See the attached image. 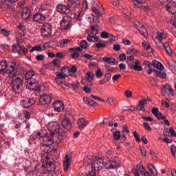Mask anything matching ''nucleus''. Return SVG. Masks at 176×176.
Masks as SVG:
<instances>
[{
    "instance_id": "obj_1",
    "label": "nucleus",
    "mask_w": 176,
    "mask_h": 176,
    "mask_svg": "<svg viewBox=\"0 0 176 176\" xmlns=\"http://www.w3.org/2000/svg\"><path fill=\"white\" fill-rule=\"evenodd\" d=\"M47 129L50 133L49 135H47L48 133L46 130H41L40 132L37 133V135L39 137L43 146H50V145L54 142L53 135L59 133L60 124H58L57 122H50L47 126Z\"/></svg>"
},
{
    "instance_id": "obj_2",
    "label": "nucleus",
    "mask_w": 176,
    "mask_h": 176,
    "mask_svg": "<svg viewBox=\"0 0 176 176\" xmlns=\"http://www.w3.org/2000/svg\"><path fill=\"white\" fill-rule=\"evenodd\" d=\"M17 69V65L15 63H10L7 66V72L9 74L10 78H12V91L16 94H20L23 89V80L19 77L16 76V70Z\"/></svg>"
},
{
    "instance_id": "obj_3",
    "label": "nucleus",
    "mask_w": 176,
    "mask_h": 176,
    "mask_svg": "<svg viewBox=\"0 0 176 176\" xmlns=\"http://www.w3.org/2000/svg\"><path fill=\"white\" fill-rule=\"evenodd\" d=\"M90 166L94 171H101L103 167L105 168H118L119 164L116 161L107 160L102 157H98L91 160Z\"/></svg>"
},
{
    "instance_id": "obj_4",
    "label": "nucleus",
    "mask_w": 176,
    "mask_h": 176,
    "mask_svg": "<svg viewBox=\"0 0 176 176\" xmlns=\"http://www.w3.org/2000/svg\"><path fill=\"white\" fill-rule=\"evenodd\" d=\"M50 157H49V154L45 153L41 156V160L43 163V167H46L49 171H53L56 168L54 164L50 162Z\"/></svg>"
},
{
    "instance_id": "obj_5",
    "label": "nucleus",
    "mask_w": 176,
    "mask_h": 176,
    "mask_svg": "<svg viewBox=\"0 0 176 176\" xmlns=\"http://www.w3.org/2000/svg\"><path fill=\"white\" fill-rule=\"evenodd\" d=\"M76 8L78 7L75 4H72L71 7H69V6L59 4L57 6L56 9L57 11L59 12V13H63V14H68L70 13L71 11L75 10Z\"/></svg>"
},
{
    "instance_id": "obj_6",
    "label": "nucleus",
    "mask_w": 176,
    "mask_h": 176,
    "mask_svg": "<svg viewBox=\"0 0 176 176\" xmlns=\"http://www.w3.org/2000/svg\"><path fill=\"white\" fill-rule=\"evenodd\" d=\"M53 28L50 25V23H45L41 28V35L44 38L46 36H51Z\"/></svg>"
},
{
    "instance_id": "obj_7",
    "label": "nucleus",
    "mask_w": 176,
    "mask_h": 176,
    "mask_svg": "<svg viewBox=\"0 0 176 176\" xmlns=\"http://www.w3.org/2000/svg\"><path fill=\"white\" fill-rule=\"evenodd\" d=\"M71 118V114L66 113L65 114V118L62 120V126L66 130H71V127H72V122L69 120Z\"/></svg>"
},
{
    "instance_id": "obj_8",
    "label": "nucleus",
    "mask_w": 176,
    "mask_h": 176,
    "mask_svg": "<svg viewBox=\"0 0 176 176\" xmlns=\"http://www.w3.org/2000/svg\"><path fill=\"white\" fill-rule=\"evenodd\" d=\"M13 52L14 53H17L19 56H21V50L23 52V53H28V50L25 48V46L21 45L19 43H15L12 46Z\"/></svg>"
},
{
    "instance_id": "obj_9",
    "label": "nucleus",
    "mask_w": 176,
    "mask_h": 176,
    "mask_svg": "<svg viewBox=\"0 0 176 176\" xmlns=\"http://www.w3.org/2000/svg\"><path fill=\"white\" fill-rule=\"evenodd\" d=\"M35 102H36L35 99L25 98L21 100V104L23 107V108H30V107H32V105H34Z\"/></svg>"
},
{
    "instance_id": "obj_10",
    "label": "nucleus",
    "mask_w": 176,
    "mask_h": 176,
    "mask_svg": "<svg viewBox=\"0 0 176 176\" xmlns=\"http://www.w3.org/2000/svg\"><path fill=\"white\" fill-rule=\"evenodd\" d=\"M166 9L170 14H175L176 13V3L173 1H169L166 6Z\"/></svg>"
},
{
    "instance_id": "obj_11",
    "label": "nucleus",
    "mask_w": 176,
    "mask_h": 176,
    "mask_svg": "<svg viewBox=\"0 0 176 176\" xmlns=\"http://www.w3.org/2000/svg\"><path fill=\"white\" fill-rule=\"evenodd\" d=\"M52 101V96L47 94H43L40 96L39 103L41 105H47Z\"/></svg>"
},
{
    "instance_id": "obj_12",
    "label": "nucleus",
    "mask_w": 176,
    "mask_h": 176,
    "mask_svg": "<svg viewBox=\"0 0 176 176\" xmlns=\"http://www.w3.org/2000/svg\"><path fill=\"white\" fill-rule=\"evenodd\" d=\"M71 24V20L68 16H64L60 21V28L62 30H68Z\"/></svg>"
},
{
    "instance_id": "obj_13",
    "label": "nucleus",
    "mask_w": 176,
    "mask_h": 176,
    "mask_svg": "<svg viewBox=\"0 0 176 176\" xmlns=\"http://www.w3.org/2000/svg\"><path fill=\"white\" fill-rule=\"evenodd\" d=\"M162 94H168L169 97L174 96V91H173V88L168 85H164L162 89H161Z\"/></svg>"
},
{
    "instance_id": "obj_14",
    "label": "nucleus",
    "mask_w": 176,
    "mask_h": 176,
    "mask_svg": "<svg viewBox=\"0 0 176 176\" xmlns=\"http://www.w3.org/2000/svg\"><path fill=\"white\" fill-rule=\"evenodd\" d=\"M33 19L36 23L43 24V23L46 21V17H45V16L41 13H36L33 16Z\"/></svg>"
},
{
    "instance_id": "obj_15",
    "label": "nucleus",
    "mask_w": 176,
    "mask_h": 176,
    "mask_svg": "<svg viewBox=\"0 0 176 176\" xmlns=\"http://www.w3.org/2000/svg\"><path fill=\"white\" fill-rule=\"evenodd\" d=\"M145 172V168L144 166L138 164L136 166V169L132 170V174L135 176H140L141 174H143Z\"/></svg>"
},
{
    "instance_id": "obj_16",
    "label": "nucleus",
    "mask_w": 176,
    "mask_h": 176,
    "mask_svg": "<svg viewBox=\"0 0 176 176\" xmlns=\"http://www.w3.org/2000/svg\"><path fill=\"white\" fill-rule=\"evenodd\" d=\"M53 107L56 112H61L64 111V103L60 100L56 101L53 104Z\"/></svg>"
},
{
    "instance_id": "obj_17",
    "label": "nucleus",
    "mask_w": 176,
    "mask_h": 176,
    "mask_svg": "<svg viewBox=\"0 0 176 176\" xmlns=\"http://www.w3.org/2000/svg\"><path fill=\"white\" fill-rule=\"evenodd\" d=\"M21 16L24 20H28L31 16V10L27 7L24 8L21 12Z\"/></svg>"
},
{
    "instance_id": "obj_18",
    "label": "nucleus",
    "mask_w": 176,
    "mask_h": 176,
    "mask_svg": "<svg viewBox=\"0 0 176 176\" xmlns=\"http://www.w3.org/2000/svg\"><path fill=\"white\" fill-rule=\"evenodd\" d=\"M71 155H66L65 157V160L63 162V167L65 171H68V168H69V166H71Z\"/></svg>"
},
{
    "instance_id": "obj_19",
    "label": "nucleus",
    "mask_w": 176,
    "mask_h": 176,
    "mask_svg": "<svg viewBox=\"0 0 176 176\" xmlns=\"http://www.w3.org/2000/svg\"><path fill=\"white\" fill-rule=\"evenodd\" d=\"M144 65L145 66L144 68L146 70V72L148 75H151L152 72H153V69L152 67H153V65L152 63H149L148 60H145L144 62Z\"/></svg>"
},
{
    "instance_id": "obj_20",
    "label": "nucleus",
    "mask_w": 176,
    "mask_h": 176,
    "mask_svg": "<svg viewBox=\"0 0 176 176\" xmlns=\"http://www.w3.org/2000/svg\"><path fill=\"white\" fill-rule=\"evenodd\" d=\"M77 124L80 130H83L89 124V122L85 118H80L77 122Z\"/></svg>"
},
{
    "instance_id": "obj_21",
    "label": "nucleus",
    "mask_w": 176,
    "mask_h": 176,
    "mask_svg": "<svg viewBox=\"0 0 176 176\" xmlns=\"http://www.w3.org/2000/svg\"><path fill=\"white\" fill-rule=\"evenodd\" d=\"M70 50L72 52H74V53L72 55V58H74V60L78 58L79 57V53L78 52H82L83 50L79 47L70 48Z\"/></svg>"
},
{
    "instance_id": "obj_22",
    "label": "nucleus",
    "mask_w": 176,
    "mask_h": 176,
    "mask_svg": "<svg viewBox=\"0 0 176 176\" xmlns=\"http://www.w3.org/2000/svg\"><path fill=\"white\" fill-rule=\"evenodd\" d=\"M8 72V63L6 60H3L0 63V74H6Z\"/></svg>"
},
{
    "instance_id": "obj_23",
    "label": "nucleus",
    "mask_w": 176,
    "mask_h": 176,
    "mask_svg": "<svg viewBox=\"0 0 176 176\" xmlns=\"http://www.w3.org/2000/svg\"><path fill=\"white\" fill-rule=\"evenodd\" d=\"M155 38L156 39H158L160 42H162L164 39H166V38H167V33H166L165 32H158Z\"/></svg>"
},
{
    "instance_id": "obj_24",
    "label": "nucleus",
    "mask_w": 176,
    "mask_h": 176,
    "mask_svg": "<svg viewBox=\"0 0 176 176\" xmlns=\"http://www.w3.org/2000/svg\"><path fill=\"white\" fill-rule=\"evenodd\" d=\"M38 86V81H30L29 82L27 85L26 87L27 89H28V90H38L36 89V87Z\"/></svg>"
},
{
    "instance_id": "obj_25",
    "label": "nucleus",
    "mask_w": 176,
    "mask_h": 176,
    "mask_svg": "<svg viewBox=\"0 0 176 176\" xmlns=\"http://www.w3.org/2000/svg\"><path fill=\"white\" fill-rule=\"evenodd\" d=\"M147 167H148L149 171H151L153 176H157V170H156V168L155 167V166L153 164H148Z\"/></svg>"
},
{
    "instance_id": "obj_26",
    "label": "nucleus",
    "mask_w": 176,
    "mask_h": 176,
    "mask_svg": "<svg viewBox=\"0 0 176 176\" xmlns=\"http://www.w3.org/2000/svg\"><path fill=\"white\" fill-rule=\"evenodd\" d=\"M151 64L152 65L155 66V68L160 69V71H163V69H164V66L163 65V64L157 60H153Z\"/></svg>"
},
{
    "instance_id": "obj_27",
    "label": "nucleus",
    "mask_w": 176,
    "mask_h": 176,
    "mask_svg": "<svg viewBox=\"0 0 176 176\" xmlns=\"http://www.w3.org/2000/svg\"><path fill=\"white\" fill-rule=\"evenodd\" d=\"M102 60L104 63L109 64L110 65H115V63L116 61V60H115L113 57H110V58L104 57L103 58Z\"/></svg>"
},
{
    "instance_id": "obj_28",
    "label": "nucleus",
    "mask_w": 176,
    "mask_h": 176,
    "mask_svg": "<svg viewBox=\"0 0 176 176\" xmlns=\"http://www.w3.org/2000/svg\"><path fill=\"white\" fill-rule=\"evenodd\" d=\"M152 113L157 118V119L160 120V118L163 116V114L159 112V109L157 108H153Z\"/></svg>"
},
{
    "instance_id": "obj_29",
    "label": "nucleus",
    "mask_w": 176,
    "mask_h": 176,
    "mask_svg": "<svg viewBox=\"0 0 176 176\" xmlns=\"http://www.w3.org/2000/svg\"><path fill=\"white\" fill-rule=\"evenodd\" d=\"M83 101L85 104H87V105H90L91 107H95L97 104L94 100L89 98H84Z\"/></svg>"
},
{
    "instance_id": "obj_30",
    "label": "nucleus",
    "mask_w": 176,
    "mask_h": 176,
    "mask_svg": "<svg viewBox=\"0 0 176 176\" xmlns=\"http://www.w3.org/2000/svg\"><path fill=\"white\" fill-rule=\"evenodd\" d=\"M141 64V62L140 60H133V61H129L128 63V67L131 69H133L135 65H140Z\"/></svg>"
},
{
    "instance_id": "obj_31",
    "label": "nucleus",
    "mask_w": 176,
    "mask_h": 176,
    "mask_svg": "<svg viewBox=\"0 0 176 176\" xmlns=\"http://www.w3.org/2000/svg\"><path fill=\"white\" fill-rule=\"evenodd\" d=\"M154 72H155V74L162 79H166V78H167V74L164 72H162V70H154Z\"/></svg>"
},
{
    "instance_id": "obj_32",
    "label": "nucleus",
    "mask_w": 176,
    "mask_h": 176,
    "mask_svg": "<svg viewBox=\"0 0 176 176\" xmlns=\"http://www.w3.org/2000/svg\"><path fill=\"white\" fill-rule=\"evenodd\" d=\"M87 39L88 42H97V41H98V37H97V36H96V34H90L87 36Z\"/></svg>"
},
{
    "instance_id": "obj_33",
    "label": "nucleus",
    "mask_w": 176,
    "mask_h": 176,
    "mask_svg": "<svg viewBox=\"0 0 176 176\" xmlns=\"http://www.w3.org/2000/svg\"><path fill=\"white\" fill-rule=\"evenodd\" d=\"M86 80L87 82H93V80H94V73L92 72H87Z\"/></svg>"
},
{
    "instance_id": "obj_34",
    "label": "nucleus",
    "mask_w": 176,
    "mask_h": 176,
    "mask_svg": "<svg viewBox=\"0 0 176 176\" xmlns=\"http://www.w3.org/2000/svg\"><path fill=\"white\" fill-rule=\"evenodd\" d=\"M139 31L142 35L145 36V38H148V32L146 31V29L145 28L144 25H142V26H140V28H139Z\"/></svg>"
},
{
    "instance_id": "obj_35",
    "label": "nucleus",
    "mask_w": 176,
    "mask_h": 176,
    "mask_svg": "<svg viewBox=\"0 0 176 176\" xmlns=\"http://www.w3.org/2000/svg\"><path fill=\"white\" fill-rule=\"evenodd\" d=\"M34 76H35V72L34 71H29L28 72L25 74V79L28 80V79H32V78H34Z\"/></svg>"
},
{
    "instance_id": "obj_36",
    "label": "nucleus",
    "mask_w": 176,
    "mask_h": 176,
    "mask_svg": "<svg viewBox=\"0 0 176 176\" xmlns=\"http://www.w3.org/2000/svg\"><path fill=\"white\" fill-rule=\"evenodd\" d=\"M145 104H146V100L140 101L137 107L138 111H142V109L145 108Z\"/></svg>"
},
{
    "instance_id": "obj_37",
    "label": "nucleus",
    "mask_w": 176,
    "mask_h": 176,
    "mask_svg": "<svg viewBox=\"0 0 176 176\" xmlns=\"http://www.w3.org/2000/svg\"><path fill=\"white\" fill-rule=\"evenodd\" d=\"M161 104L165 108H170V99L166 98L165 100H161Z\"/></svg>"
},
{
    "instance_id": "obj_38",
    "label": "nucleus",
    "mask_w": 176,
    "mask_h": 176,
    "mask_svg": "<svg viewBox=\"0 0 176 176\" xmlns=\"http://www.w3.org/2000/svg\"><path fill=\"white\" fill-rule=\"evenodd\" d=\"M98 34V26L93 25L91 27V34L97 35Z\"/></svg>"
},
{
    "instance_id": "obj_39",
    "label": "nucleus",
    "mask_w": 176,
    "mask_h": 176,
    "mask_svg": "<svg viewBox=\"0 0 176 176\" xmlns=\"http://www.w3.org/2000/svg\"><path fill=\"white\" fill-rule=\"evenodd\" d=\"M85 12L86 11L85 10H82L78 13L77 16V20L78 21H83V16H85Z\"/></svg>"
},
{
    "instance_id": "obj_40",
    "label": "nucleus",
    "mask_w": 176,
    "mask_h": 176,
    "mask_svg": "<svg viewBox=\"0 0 176 176\" xmlns=\"http://www.w3.org/2000/svg\"><path fill=\"white\" fill-rule=\"evenodd\" d=\"M126 53L127 54H137V53H140V52L135 50V48L132 47V48L128 49L126 50Z\"/></svg>"
},
{
    "instance_id": "obj_41",
    "label": "nucleus",
    "mask_w": 176,
    "mask_h": 176,
    "mask_svg": "<svg viewBox=\"0 0 176 176\" xmlns=\"http://www.w3.org/2000/svg\"><path fill=\"white\" fill-rule=\"evenodd\" d=\"M143 47L146 49V50H151L152 53H153V49L151 47V45L146 43V41H143L142 43Z\"/></svg>"
},
{
    "instance_id": "obj_42",
    "label": "nucleus",
    "mask_w": 176,
    "mask_h": 176,
    "mask_svg": "<svg viewBox=\"0 0 176 176\" xmlns=\"http://www.w3.org/2000/svg\"><path fill=\"white\" fill-rule=\"evenodd\" d=\"M133 5L135 6V8H141V4L144 3L145 2V0H134Z\"/></svg>"
},
{
    "instance_id": "obj_43",
    "label": "nucleus",
    "mask_w": 176,
    "mask_h": 176,
    "mask_svg": "<svg viewBox=\"0 0 176 176\" xmlns=\"http://www.w3.org/2000/svg\"><path fill=\"white\" fill-rule=\"evenodd\" d=\"M42 50V45H38L34 47H32V48L30 50L31 53H33V52H41Z\"/></svg>"
},
{
    "instance_id": "obj_44",
    "label": "nucleus",
    "mask_w": 176,
    "mask_h": 176,
    "mask_svg": "<svg viewBox=\"0 0 176 176\" xmlns=\"http://www.w3.org/2000/svg\"><path fill=\"white\" fill-rule=\"evenodd\" d=\"M60 72L63 73V75H66V78H67V76H69V67L62 68Z\"/></svg>"
},
{
    "instance_id": "obj_45",
    "label": "nucleus",
    "mask_w": 176,
    "mask_h": 176,
    "mask_svg": "<svg viewBox=\"0 0 176 176\" xmlns=\"http://www.w3.org/2000/svg\"><path fill=\"white\" fill-rule=\"evenodd\" d=\"M56 77L58 79H65V78H67V74H63L61 72H57Z\"/></svg>"
},
{
    "instance_id": "obj_46",
    "label": "nucleus",
    "mask_w": 176,
    "mask_h": 176,
    "mask_svg": "<svg viewBox=\"0 0 176 176\" xmlns=\"http://www.w3.org/2000/svg\"><path fill=\"white\" fill-rule=\"evenodd\" d=\"M165 50L168 56H173V51L171 50V47L168 45H165Z\"/></svg>"
},
{
    "instance_id": "obj_47",
    "label": "nucleus",
    "mask_w": 176,
    "mask_h": 176,
    "mask_svg": "<svg viewBox=\"0 0 176 176\" xmlns=\"http://www.w3.org/2000/svg\"><path fill=\"white\" fill-rule=\"evenodd\" d=\"M80 45L82 49H87V47L89 46V43H87V41L85 40L82 41Z\"/></svg>"
},
{
    "instance_id": "obj_48",
    "label": "nucleus",
    "mask_w": 176,
    "mask_h": 176,
    "mask_svg": "<svg viewBox=\"0 0 176 176\" xmlns=\"http://www.w3.org/2000/svg\"><path fill=\"white\" fill-rule=\"evenodd\" d=\"M68 42H69V40L67 39H63L60 41V47H65V46L68 45Z\"/></svg>"
},
{
    "instance_id": "obj_49",
    "label": "nucleus",
    "mask_w": 176,
    "mask_h": 176,
    "mask_svg": "<svg viewBox=\"0 0 176 176\" xmlns=\"http://www.w3.org/2000/svg\"><path fill=\"white\" fill-rule=\"evenodd\" d=\"M87 21H89V23L94 22V15H93L92 14L87 15Z\"/></svg>"
},
{
    "instance_id": "obj_50",
    "label": "nucleus",
    "mask_w": 176,
    "mask_h": 176,
    "mask_svg": "<svg viewBox=\"0 0 176 176\" xmlns=\"http://www.w3.org/2000/svg\"><path fill=\"white\" fill-rule=\"evenodd\" d=\"M19 31H21L22 33V36H24L25 35V26L23 24L19 25Z\"/></svg>"
},
{
    "instance_id": "obj_51",
    "label": "nucleus",
    "mask_w": 176,
    "mask_h": 176,
    "mask_svg": "<svg viewBox=\"0 0 176 176\" xmlns=\"http://www.w3.org/2000/svg\"><path fill=\"white\" fill-rule=\"evenodd\" d=\"M113 137L114 140H120V131H117L113 133Z\"/></svg>"
},
{
    "instance_id": "obj_52",
    "label": "nucleus",
    "mask_w": 176,
    "mask_h": 176,
    "mask_svg": "<svg viewBox=\"0 0 176 176\" xmlns=\"http://www.w3.org/2000/svg\"><path fill=\"white\" fill-rule=\"evenodd\" d=\"M52 64L54 67H57L58 68L61 65V63L60 62V60L58 59H54L52 61Z\"/></svg>"
},
{
    "instance_id": "obj_53",
    "label": "nucleus",
    "mask_w": 176,
    "mask_h": 176,
    "mask_svg": "<svg viewBox=\"0 0 176 176\" xmlns=\"http://www.w3.org/2000/svg\"><path fill=\"white\" fill-rule=\"evenodd\" d=\"M92 11L96 13L98 17H101V14H102V12H101V11H99L98 9L96 8H92Z\"/></svg>"
},
{
    "instance_id": "obj_54",
    "label": "nucleus",
    "mask_w": 176,
    "mask_h": 176,
    "mask_svg": "<svg viewBox=\"0 0 176 176\" xmlns=\"http://www.w3.org/2000/svg\"><path fill=\"white\" fill-rule=\"evenodd\" d=\"M125 97L126 98H131L133 97V92L130 90L125 91Z\"/></svg>"
},
{
    "instance_id": "obj_55",
    "label": "nucleus",
    "mask_w": 176,
    "mask_h": 176,
    "mask_svg": "<svg viewBox=\"0 0 176 176\" xmlns=\"http://www.w3.org/2000/svg\"><path fill=\"white\" fill-rule=\"evenodd\" d=\"M133 135H134L136 141H138V142H141V137H140V134H138V133H137V131L133 132Z\"/></svg>"
},
{
    "instance_id": "obj_56",
    "label": "nucleus",
    "mask_w": 176,
    "mask_h": 176,
    "mask_svg": "<svg viewBox=\"0 0 176 176\" xmlns=\"http://www.w3.org/2000/svg\"><path fill=\"white\" fill-rule=\"evenodd\" d=\"M175 151H176V146L174 144H172L170 146V152L174 157H175Z\"/></svg>"
},
{
    "instance_id": "obj_57",
    "label": "nucleus",
    "mask_w": 176,
    "mask_h": 176,
    "mask_svg": "<svg viewBox=\"0 0 176 176\" xmlns=\"http://www.w3.org/2000/svg\"><path fill=\"white\" fill-rule=\"evenodd\" d=\"M96 78H102V71L101 69H98L96 72Z\"/></svg>"
},
{
    "instance_id": "obj_58",
    "label": "nucleus",
    "mask_w": 176,
    "mask_h": 176,
    "mask_svg": "<svg viewBox=\"0 0 176 176\" xmlns=\"http://www.w3.org/2000/svg\"><path fill=\"white\" fill-rule=\"evenodd\" d=\"M143 126L145 130H147V131H152V128H151V126H149V124L144 122L143 123Z\"/></svg>"
},
{
    "instance_id": "obj_59",
    "label": "nucleus",
    "mask_w": 176,
    "mask_h": 176,
    "mask_svg": "<svg viewBox=\"0 0 176 176\" xmlns=\"http://www.w3.org/2000/svg\"><path fill=\"white\" fill-rule=\"evenodd\" d=\"M1 34H2V35H4V36H9L10 35V32H8L6 30L2 29L1 30Z\"/></svg>"
},
{
    "instance_id": "obj_60",
    "label": "nucleus",
    "mask_w": 176,
    "mask_h": 176,
    "mask_svg": "<svg viewBox=\"0 0 176 176\" xmlns=\"http://www.w3.org/2000/svg\"><path fill=\"white\" fill-rule=\"evenodd\" d=\"M161 120H163L165 123V124L166 126H170V122L168 121L167 118H166V116H162L161 118H160Z\"/></svg>"
},
{
    "instance_id": "obj_61",
    "label": "nucleus",
    "mask_w": 176,
    "mask_h": 176,
    "mask_svg": "<svg viewBox=\"0 0 176 176\" xmlns=\"http://www.w3.org/2000/svg\"><path fill=\"white\" fill-rule=\"evenodd\" d=\"M122 43L124 45H126V46H130V45H131V41H130V40H129L127 38H123Z\"/></svg>"
},
{
    "instance_id": "obj_62",
    "label": "nucleus",
    "mask_w": 176,
    "mask_h": 176,
    "mask_svg": "<svg viewBox=\"0 0 176 176\" xmlns=\"http://www.w3.org/2000/svg\"><path fill=\"white\" fill-rule=\"evenodd\" d=\"M96 46L98 49H101L102 47H105L106 45L104 43H98Z\"/></svg>"
},
{
    "instance_id": "obj_63",
    "label": "nucleus",
    "mask_w": 176,
    "mask_h": 176,
    "mask_svg": "<svg viewBox=\"0 0 176 176\" xmlns=\"http://www.w3.org/2000/svg\"><path fill=\"white\" fill-rule=\"evenodd\" d=\"M169 133H170L171 137H176V133H175V131H174V129L170 128Z\"/></svg>"
},
{
    "instance_id": "obj_64",
    "label": "nucleus",
    "mask_w": 176,
    "mask_h": 176,
    "mask_svg": "<svg viewBox=\"0 0 176 176\" xmlns=\"http://www.w3.org/2000/svg\"><path fill=\"white\" fill-rule=\"evenodd\" d=\"M170 111L173 112V113H176V104H172L170 107Z\"/></svg>"
}]
</instances>
